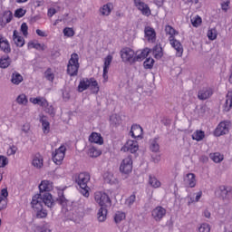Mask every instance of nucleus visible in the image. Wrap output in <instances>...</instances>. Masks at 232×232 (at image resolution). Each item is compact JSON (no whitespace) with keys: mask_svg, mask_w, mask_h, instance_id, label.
<instances>
[{"mask_svg":"<svg viewBox=\"0 0 232 232\" xmlns=\"http://www.w3.org/2000/svg\"><path fill=\"white\" fill-rule=\"evenodd\" d=\"M145 36L148 38V41H151L153 43L155 39H157V33H155V29L148 26L145 27Z\"/></svg>","mask_w":232,"mask_h":232,"instance_id":"a878e982","label":"nucleus"},{"mask_svg":"<svg viewBox=\"0 0 232 232\" xmlns=\"http://www.w3.org/2000/svg\"><path fill=\"white\" fill-rule=\"evenodd\" d=\"M211 95H213V89L210 87H205L198 91V99H199V101H206L209 99Z\"/></svg>","mask_w":232,"mask_h":232,"instance_id":"f3484780","label":"nucleus"},{"mask_svg":"<svg viewBox=\"0 0 232 232\" xmlns=\"http://www.w3.org/2000/svg\"><path fill=\"white\" fill-rule=\"evenodd\" d=\"M97 215L99 222H104L108 215V209L106 208V207H101V208L98 210Z\"/></svg>","mask_w":232,"mask_h":232,"instance_id":"cd10ccee","label":"nucleus"},{"mask_svg":"<svg viewBox=\"0 0 232 232\" xmlns=\"http://www.w3.org/2000/svg\"><path fill=\"white\" fill-rule=\"evenodd\" d=\"M204 137H206V133L203 130H198L192 134L193 140H197L198 142H200V140H203Z\"/></svg>","mask_w":232,"mask_h":232,"instance_id":"f704fd0d","label":"nucleus"},{"mask_svg":"<svg viewBox=\"0 0 232 232\" xmlns=\"http://www.w3.org/2000/svg\"><path fill=\"white\" fill-rule=\"evenodd\" d=\"M81 188V193L82 195H83V197H85L86 198H88V197H90V187L86 186V187H80Z\"/></svg>","mask_w":232,"mask_h":232,"instance_id":"8fccbe9b","label":"nucleus"},{"mask_svg":"<svg viewBox=\"0 0 232 232\" xmlns=\"http://www.w3.org/2000/svg\"><path fill=\"white\" fill-rule=\"evenodd\" d=\"M45 198H46L44 197L39 196V194H36L33 197L31 206L34 211H39L41 209H44V206H47V208H53V206H55V199H49V201H46Z\"/></svg>","mask_w":232,"mask_h":232,"instance_id":"f03ea898","label":"nucleus"},{"mask_svg":"<svg viewBox=\"0 0 232 232\" xmlns=\"http://www.w3.org/2000/svg\"><path fill=\"white\" fill-rule=\"evenodd\" d=\"M229 3H230L229 0H226L225 2H223L221 4L222 10H224L225 12H227V8L229 6Z\"/></svg>","mask_w":232,"mask_h":232,"instance_id":"bf43d9fd","label":"nucleus"},{"mask_svg":"<svg viewBox=\"0 0 232 232\" xmlns=\"http://www.w3.org/2000/svg\"><path fill=\"white\" fill-rule=\"evenodd\" d=\"M16 152H17V147L15 146L10 147L8 150L9 155H15Z\"/></svg>","mask_w":232,"mask_h":232,"instance_id":"680f3d73","label":"nucleus"},{"mask_svg":"<svg viewBox=\"0 0 232 232\" xmlns=\"http://www.w3.org/2000/svg\"><path fill=\"white\" fill-rule=\"evenodd\" d=\"M150 48L143 49L140 53L139 51L135 53V63H142V60L145 59L148 55H150Z\"/></svg>","mask_w":232,"mask_h":232,"instance_id":"4be33fe9","label":"nucleus"},{"mask_svg":"<svg viewBox=\"0 0 232 232\" xmlns=\"http://www.w3.org/2000/svg\"><path fill=\"white\" fill-rule=\"evenodd\" d=\"M134 5L138 7V10L141 12L142 15H146L147 17L151 15V9H150V6L146 3L142 2V0H134Z\"/></svg>","mask_w":232,"mask_h":232,"instance_id":"f8f14e48","label":"nucleus"},{"mask_svg":"<svg viewBox=\"0 0 232 232\" xmlns=\"http://www.w3.org/2000/svg\"><path fill=\"white\" fill-rule=\"evenodd\" d=\"M63 35H65V37H73L75 35V31H73V28L72 27H65L63 29Z\"/></svg>","mask_w":232,"mask_h":232,"instance_id":"c03bdc74","label":"nucleus"},{"mask_svg":"<svg viewBox=\"0 0 232 232\" xmlns=\"http://www.w3.org/2000/svg\"><path fill=\"white\" fill-rule=\"evenodd\" d=\"M136 196L135 194L130 195L127 199H126V204H128V206H133V204H135V200H136Z\"/></svg>","mask_w":232,"mask_h":232,"instance_id":"864d4df0","label":"nucleus"},{"mask_svg":"<svg viewBox=\"0 0 232 232\" xmlns=\"http://www.w3.org/2000/svg\"><path fill=\"white\" fill-rule=\"evenodd\" d=\"M232 108V92L227 94L226 102L224 104V111H229Z\"/></svg>","mask_w":232,"mask_h":232,"instance_id":"473e14b6","label":"nucleus"},{"mask_svg":"<svg viewBox=\"0 0 232 232\" xmlns=\"http://www.w3.org/2000/svg\"><path fill=\"white\" fill-rule=\"evenodd\" d=\"M229 133V122L221 121L214 131L216 137H221V135H227Z\"/></svg>","mask_w":232,"mask_h":232,"instance_id":"9b49d317","label":"nucleus"},{"mask_svg":"<svg viewBox=\"0 0 232 232\" xmlns=\"http://www.w3.org/2000/svg\"><path fill=\"white\" fill-rule=\"evenodd\" d=\"M36 34L37 35H39L40 37H46V33H44V31H41L40 29L36 30Z\"/></svg>","mask_w":232,"mask_h":232,"instance_id":"774afa93","label":"nucleus"},{"mask_svg":"<svg viewBox=\"0 0 232 232\" xmlns=\"http://www.w3.org/2000/svg\"><path fill=\"white\" fill-rule=\"evenodd\" d=\"M153 64H155V60L151 57L147 58L143 63V66L146 70H151V68H153Z\"/></svg>","mask_w":232,"mask_h":232,"instance_id":"4c0bfd02","label":"nucleus"},{"mask_svg":"<svg viewBox=\"0 0 232 232\" xmlns=\"http://www.w3.org/2000/svg\"><path fill=\"white\" fill-rule=\"evenodd\" d=\"M54 201L58 202V204L62 206L63 209H65L66 211H72V209L77 208L79 204L82 206V203H81L79 198L72 196L70 198H66V197H64V192L59 193L58 198Z\"/></svg>","mask_w":232,"mask_h":232,"instance_id":"f257e3e1","label":"nucleus"},{"mask_svg":"<svg viewBox=\"0 0 232 232\" xmlns=\"http://www.w3.org/2000/svg\"><path fill=\"white\" fill-rule=\"evenodd\" d=\"M166 34H169V42L172 47L177 51V57H182V53H184V48L182 47V44L179 42L177 39H175V29L171 25H166L165 27Z\"/></svg>","mask_w":232,"mask_h":232,"instance_id":"20e7f679","label":"nucleus"},{"mask_svg":"<svg viewBox=\"0 0 232 232\" xmlns=\"http://www.w3.org/2000/svg\"><path fill=\"white\" fill-rule=\"evenodd\" d=\"M51 56L57 59V57H61V53L59 51H52Z\"/></svg>","mask_w":232,"mask_h":232,"instance_id":"e2e57ef3","label":"nucleus"},{"mask_svg":"<svg viewBox=\"0 0 232 232\" xmlns=\"http://www.w3.org/2000/svg\"><path fill=\"white\" fill-rule=\"evenodd\" d=\"M111 10H113V4L108 3L102 6L101 14L102 15H110L111 14Z\"/></svg>","mask_w":232,"mask_h":232,"instance_id":"c756f323","label":"nucleus"},{"mask_svg":"<svg viewBox=\"0 0 232 232\" xmlns=\"http://www.w3.org/2000/svg\"><path fill=\"white\" fill-rule=\"evenodd\" d=\"M34 5H35V6H44V0H35Z\"/></svg>","mask_w":232,"mask_h":232,"instance_id":"69168bd1","label":"nucleus"},{"mask_svg":"<svg viewBox=\"0 0 232 232\" xmlns=\"http://www.w3.org/2000/svg\"><path fill=\"white\" fill-rule=\"evenodd\" d=\"M57 14V10H55V8H50L48 9V16L49 17H53V15H55Z\"/></svg>","mask_w":232,"mask_h":232,"instance_id":"052dcab7","label":"nucleus"},{"mask_svg":"<svg viewBox=\"0 0 232 232\" xmlns=\"http://www.w3.org/2000/svg\"><path fill=\"white\" fill-rule=\"evenodd\" d=\"M16 102L18 104H27L28 103V98L26 97V94L22 93L17 96Z\"/></svg>","mask_w":232,"mask_h":232,"instance_id":"79ce46f5","label":"nucleus"},{"mask_svg":"<svg viewBox=\"0 0 232 232\" xmlns=\"http://www.w3.org/2000/svg\"><path fill=\"white\" fill-rule=\"evenodd\" d=\"M12 19H14V14L12 11H5L0 14V27L5 28L8 23H11Z\"/></svg>","mask_w":232,"mask_h":232,"instance_id":"ddd939ff","label":"nucleus"},{"mask_svg":"<svg viewBox=\"0 0 232 232\" xmlns=\"http://www.w3.org/2000/svg\"><path fill=\"white\" fill-rule=\"evenodd\" d=\"M215 195L218 196L221 200H229V190H227V186H219L218 188L216 189Z\"/></svg>","mask_w":232,"mask_h":232,"instance_id":"dca6fc26","label":"nucleus"},{"mask_svg":"<svg viewBox=\"0 0 232 232\" xmlns=\"http://www.w3.org/2000/svg\"><path fill=\"white\" fill-rule=\"evenodd\" d=\"M21 32H22L23 35H24V37H26V35H28V25L26 24V23H23L21 24Z\"/></svg>","mask_w":232,"mask_h":232,"instance_id":"5fc2aeb1","label":"nucleus"},{"mask_svg":"<svg viewBox=\"0 0 232 232\" xmlns=\"http://www.w3.org/2000/svg\"><path fill=\"white\" fill-rule=\"evenodd\" d=\"M111 61H113V56H111V54L107 55V57L104 59L103 79H108V71L110 70V64H111Z\"/></svg>","mask_w":232,"mask_h":232,"instance_id":"412c9836","label":"nucleus"},{"mask_svg":"<svg viewBox=\"0 0 232 232\" xmlns=\"http://www.w3.org/2000/svg\"><path fill=\"white\" fill-rule=\"evenodd\" d=\"M88 88H90L92 93H99V82H97L95 78H83L80 81L78 85V92L80 93H82Z\"/></svg>","mask_w":232,"mask_h":232,"instance_id":"7ed1b4c3","label":"nucleus"},{"mask_svg":"<svg viewBox=\"0 0 232 232\" xmlns=\"http://www.w3.org/2000/svg\"><path fill=\"white\" fill-rule=\"evenodd\" d=\"M13 41L19 48H23V46H24V38L23 36H19V32H17V30L14 31Z\"/></svg>","mask_w":232,"mask_h":232,"instance_id":"5701e85b","label":"nucleus"},{"mask_svg":"<svg viewBox=\"0 0 232 232\" xmlns=\"http://www.w3.org/2000/svg\"><path fill=\"white\" fill-rule=\"evenodd\" d=\"M130 134L134 139H137L142 135V127L140 125L134 124L130 128Z\"/></svg>","mask_w":232,"mask_h":232,"instance_id":"393cba45","label":"nucleus"},{"mask_svg":"<svg viewBox=\"0 0 232 232\" xmlns=\"http://www.w3.org/2000/svg\"><path fill=\"white\" fill-rule=\"evenodd\" d=\"M45 78L47 81H53V79H55V75L51 72L50 69H47L45 72Z\"/></svg>","mask_w":232,"mask_h":232,"instance_id":"4d7b16f0","label":"nucleus"},{"mask_svg":"<svg viewBox=\"0 0 232 232\" xmlns=\"http://www.w3.org/2000/svg\"><path fill=\"white\" fill-rule=\"evenodd\" d=\"M29 50L34 48L35 50H39L41 48V44H35L34 42H29L27 44Z\"/></svg>","mask_w":232,"mask_h":232,"instance_id":"13d9d810","label":"nucleus"},{"mask_svg":"<svg viewBox=\"0 0 232 232\" xmlns=\"http://www.w3.org/2000/svg\"><path fill=\"white\" fill-rule=\"evenodd\" d=\"M30 102H33V104H39V102H41V99L40 98H31Z\"/></svg>","mask_w":232,"mask_h":232,"instance_id":"338daca9","label":"nucleus"},{"mask_svg":"<svg viewBox=\"0 0 232 232\" xmlns=\"http://www.w3.org/2000/svg\"><path fill=\"white\" fill-rule=\"evenodd\" d=\"M121 151H130V153H137L139 151V144L134 140H128L125 145L121 148Z\"/></svg>","mask_w":232,"mask_h":232,"instance_id":"4468645a","label":"nucleus"},{"mask_svg":"<svg viewBox=\"0 0 232 232\" xmlns=\"http://www.w3.org/2000/svg\"><path fill=\"white\" fill-rule=\"evenodd\" d=\"M201 197H202V191L198 192L196 195V198L193 199V198H190V200L188 201V205L191 206V204H193V202H198V200H200Z\"/></svg>","mask_w":232,"mask_h":232,"instance_id":"603ef678","label":"nucleus"},{"mask_svg":"<svg viewBox=\"0 0 232 232\" xmlns=\"http://www.w3.org/2000/svg\"><path fill=\"white\" fill-rule=\"evenodd\" d=\"M94 200L101 206V208H106V206H110L111 204V200L110 199V196L103 192H96L94 194Z\"/></svg>","mask_w":232,"mask_h":232,"instance_id":"6e6552de","label":"nucleus"},{"mask_svg":"<svg viewBox=\"0 0 232 232\" xmlns=\"http://www.w3.org/2000/svg\"><path fill=\"white\" fill-rule=\"evenodd\" d=\"M133 169V160H131V156H128L125 158L120 166V171L121 173H125V175H128V173H131V170Z\"/></svg>","mask_w":232,"mask_h":232,"instance_id":"1a4fd4ad","label":"nucleus"},{"mask_svg":"<svg viewBox=\"0 0 232 232\" xmlns=\"http://www.w3.org/2000/svg\"><path fill=\"white\" fill-rule=\"evenodd\" d=\"M192 25L195 26V28H198L200 24H202V18L198 15L191 19Z\"/></svg>","mask_w":232,"mask_h":232,"instance_id":"49530a36","label":"nucleus"},{"mask_svg":"<svg viewBox=\"0 0 232 232\" xmlns=\"http://www.w3.org/2000/svg\"><path fill=\"white\" fill-rule=\"evenodd\" d=\"M89 140L90 142H93L94 144H100V145L104 144V140L102 139V136H101V134L97 132H92L89 136Z\"/></svg>","mask_w":232,"mask_h":232,"instance_id":"b1692460","label":"nucleus"},{"mask_svg":"<svg viewBox=\"0 0 232 232\" xmlns=\"http://www.w3.org/2000/svg\"><path fill=\"white\" fill-rule=\"evenodd\" d=\"M149 184H150L152 188H160V181H159L157 178L150 177Z\"/></svg>","mask_w":232,"mask_h":232,"instance_id":"de8ad7c7","label":"nucleus"},{"mask_svg":"<svg viewBox=\"0 0 232 232\" xmlns=\"http://www.w3.org/2000/svg\"><path fill=\"white\" fill-rule=\"evenodd\" d=\"M23 75H21V73L14 72L12 73V78H11V82H13V84H16L19 85L21 84V82L23 81Z\"/></svg>","mask_w":232,"mask_h":232,"instance_id":"7c9ffc66","label":"nucleus"},{"mask_svg":"<svg viewBox=\"0 0 232 232\" xmlns=\"http://www.w3.org/2000/svg\"><path fill=\"white\" fill-rule=\"evenodd\" d=\"M40 122L42 123L44 133H48L50 131V122L44 118H42Z\"/></svg>","mask_w":232,"mask_h":232,"instance_id":"ea45409f","label":"nucleus"},{"mask_svg":"<svg viewBox=\"0 0 232 232\" xmlns=\"http://www.w3.org/2000/svg\"><path fill=\"white\" fill-rule=\"evenodd\" d=\"M66 152V148L64 146H61L56 149L54 152H53V160L54 164H61L64 160V155Z\"/></svg>","mask_w":232,"mask_h":232,"instance_id":"9d476101","label":"nucleus"},{"mask_svg":"<svg viewBox=\"0 0 232 232\" xmlns=\"http://www.w3.org/2000/svg\"><path fill=\"white\" fill-rule=\"evenodd\" d=\"M90 182V173L88 172H82L78 175V178L76 179V183L80 188H86L88 186V183Z\"/></svg>","mask_w":232,"mask_h":232,"instance_id":"2eb2a0df","label":"nucleus"},{"mask_svg":"<svg viewBox=\"0 0 232 232\" xmlns=\"http://www.w3.org/2000/svg\"><path fill=\"white\" fill-rule=\"evenodd\" d=\"M25 14H26V10L23 8H18L14 11V17H16L17 19H21V17H24Z\"/></svg>","mask_w":232,"mask_h":232,"instance_id":"a18cd8bd","label":"nucleus"},{"mask_svg":"<svg viewBox=\"0 0 232 232\" xmlns=\"http://www.w3.org/2000/svg\"><path fill=\"white\" fill-rule=\"evenodd\" d=\"M33 166L34 168H43V159L34 157V159L33 160Z\"/></svg>","mask_w":232,"mask_h":232,"instance_id":"09e8293b","label":"nucleus"},{"mask_svg":"<svg viewBox=\"0 0 232 232\" xmlns=\"http://www.w3.org/2000/svg\"><path fill=\"white\" fill-rule=\"evenodd\" d=\"M122 63H128V64H135V51L130 47H124L120 51Z\"/></svg>","mask_w":232,"mask_h":232,"instance_id":"0eeeda50","label":"nucleus"},{"mask_svg":"<svg viewBox=\"0 0 232 232\" xmlns=\"http://www.w3.org/2000/svg\"><path fill=\"white\" fill-rule=\"evenodd\" d=\"M102 153V152L101 150H97V148H95V147L90 148L89 151H88L89 157H92V159H96V157H100V155Z\"/></svg>","mask_w":232,"mask_h":232,"instance_id":"c9c22d12","label":"nucleus"},{"mask_svg":"<svg viewBox=\"0 0 232 232\" xmlns=\"http://www.w3.org/2000/svg\"><path fill=\"white\" fill-rule=\"evenodd\" d=\"M53 183H52L50 180H42V182L39 185V193L36 195H39L40 197L45 198V201L48 202L51 200H53V197L50 193L52 189H53Z\"/></svg>","mask_w":232,"mask_h":232,"instance_id":"39448f33","label":"nucleus"},{"mask_svg":"<svg viewBox=\"0 0 232 232\" xmlns=\"http://www.w3.org/2000/svg\"><path fill=\"white\" fill-rule=\"evenodd\" d=\"M218 35V32L217 31L216 28H212L208 31V37L209 41H215Z\"/></svg>","mask_w":232,"mask_h":232,"instance_id":"58836bf2","label":"nucleus"},{"mask_svg":"<svg viewBox=\"0 0 232 232\" xmlns=\"http://www.w3.org/2000/svg\"><path fill=\"white\" fill-rule=\"evenodd\" d=\"M0 50L4 53H10L12 52V48L10 47V43H8V40L5 39L3 35L0 34Z\"/></svg>","mask_w":232,"mask_h":232,"instance_id":"aec40b11","label":"nucleus"},{"mask_svg":"<svg viewBox=\"0 0 232 232\" xmlns=\"http://www.w3.org/2000/svg\"><path fill=\"white\" fill-rule=\"evenodd\" d=\"M12 61L10 60V56L5 55L0 58V68L6 69L10 66Z\"/></svg>","mask_w":232,"mask_h":232,"instance_id":"2f4dec72","label":"nucleus"},{"mask_svg":"<svg viewBox=\"0 0 232 232\" xmlns=\"http://www.w3.org/2000/svg\"><path fill=\"white\" fill-rule=\"evenodd\" d=\"M209 158L211 159V160H213V162L216 163L222 162V160H224V157L218 152L211 153L209 155Z\"/></svg>","mask_w":232,"mask_h":232,"instance_id":"e433bc0d","label":"nucleus"},{"mask_svg":"<svg viewBox=\"0 0 232 232\" xmlns=\"http://www.w3.org/2000/svg\"><path fill=\"white\" fill-rule=\"evenodd\" d=\"M150 150L153 153H157L160 151V145H159V138H154L152 140H150Z\"/></svg>","mask_w":232,"mask_h":232,"instance_id":"c85d7f7f","label":"nucleus"},{"mask_svg":"<svg viewBox=\"0 0 232 232\" xmlns=\"http://www.w3.org/2000/svg\"><path fill=\"white\" fill-rule=\"evenodd\" d=\"M7 198H8V189L3 188L1 190V195H0V211H3V209H6V206H8V203H6Z\"/></svg>","mask_w":232,"mask_h":232,"instance_id":"6ab92c4d","label":"nucleus"},{"mask_svg":"<svg viewBox=\"0 0 232 232\" xmlns=\"http://www.w3.org/2000/svg\"><path fill=\"white\" fill-rule=\"evenodd\" d=\"M152 162H155V164H158V162H160V155L151 156Z\"/></svg>","mask_w":232,"mask_h":232,"instance_id":"0e129e2a","label":"nucleus"},{"mask_svg":"<svg viewBox=\"0 0 232 232\" xmlns=\"http://www.w3.org/2000/svg\"><path fill=\"white\" fill-rule=\"evenodd\" d=\"M152 53L155 59H162V55H164V53L162 52V47L159 44L153 47Z\"/></svg>","mask_w":232,"mask_h":232,"instance_id":"72a5a7b5","label":"nucleus"},{"mask_svg":"<svg viewBox=\"0 0 232 232\" xmlns=\"http://www.w3.org/2000/svg\"><path fill=\"white\" fill-rule=\"evenodd\" d=\"M199 232H209L211 231V227L208 223H203L201 226L198 227Z\"/></svg>","mask_w":232,"mask_h":232,"instance_id":"3c124183","label":"nucleus"},{"mask_svg":"<svg viewBox=\"0 0 232 232\" xmlns=\"http://www.w3.org/2000/svg\"><path fill=\"white\" fill-rule=\"evenodd\" d=\"M34 212H36V218H46V217H48V211H46L44 208L36 210Z\"/></svg>","mask_w":232,"mask_h":232,"instance_id":"37998d69","label":"nucleus"},{"mask_svg":"<svg viewBox=\"0 0 232 232\" xmlns=\"http://www.w3.org/2000/svg\"><path fill=\"white\" fill-rule=\"evenodd\" d=\"M124 218H126V214H124L123 212H117L114 216V222L116 224H121V222H122Z\"/></svg>","mask_w":232,"mask_h":232,"instance_id":"a19ab883","label":"nucleus"},{"mask_svg":"<svg viewBox=\"0 0 232 232\" xmlns=\"http://www.w3.org/2000/svg\"><path fill=\"white\" fill-rule=\"evenodd\" d=\"M8 164V158L0 156V168H5Z\"/></svg>","mask_w":232,"mask_h":232,"instance_id":"6e6d98bb","label":"nucleus"},{"mask_svg":"<svg viewBox=\"0 0 232 232\" xmlns=\"http://www.w3.org/2000/svg\"><path fill=\"white\" fill-rule=\"evenodd\" d=\"M81 64L79 63V54L73 53L71 54V58L67 64V73L71 77H75L79 73V68Z\"/></svg>","mask_w":232,"mask_h":232,"instance_id":"423d86ee","label":"nucleus"},{"mask_svg":"<svg viewBox=\"0 0 232 232\" xmlns=\"http://www.w3.org/2000/svg\"><path fill=\"white\" fill-rule=\"evenodd\" d=\"M166 216V210L162 207H157L152 210V217L156 222H160Z\"/></svg>","mask_w":232,"mask_h":232,"instance_id":"a211bd4d","label":"nucleus"},{"mask_svg":"<svg viewBox=\"0 0 232 232\" xmlns=\"http://www.w3.org/2000/svg\"><path fill=\"white\" fill-rule=\"evenodd\" d=\"M184 181L190 188H195V186H197V179H195V174L193 173L187 174V178L184 179Z\"/></svg>","mask_w":232,"mask_h":232,"instance_id":"bb28decb","label":"nucleus"}]
</instances>
